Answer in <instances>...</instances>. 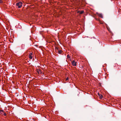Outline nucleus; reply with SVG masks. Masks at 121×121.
I'll list each match as a JSON object with an SVG mask.
<instances>
[{
	"label": "nucleus",
	"mask_w": 121,
	"mask_h": 121,
	"mask_svg": "<svg viewBox=\"0 0 121 121\" xmlns=\"http://www.w3.org/2000/svg\"><path fill=\"white\" fill-rule=\"evenodd\" d=\"M67 57L68 58H70V56H69V55H68L67 56Z\"/></svg>",
	"instance_id": "obj_9"
},
{
	"label": "nucleus",
	"mask_w": 121,
	"mask_h": 121,
	"mask_svg": "<svg viewBox=\"0 0 121 121\" xmlns=\"http://www.w3.org/2000/svg\"><path fill=\"white\" fill-rule=\"evenodd\" d=\"M58 53L59 54H60L61 53V51L60 50H58Z\"/></svg>",
	"instance_id": "obj_6"
},
{
	"label": "nucleus",
	"mask_w": 121,
	"mask_h": 121,
	"mask_svg": "<svg viewBox=\"0 0 121 121\" xmlns=\"http://www.w3.org/2000/svg\"><path fill=\"white\" fill-rule=\"evenodd\" d=\"M2 3V1L1 0H0V3Z\"/></svg>",
	"instance_id": "obj_13"
},
{
	"label": "nucleus",
	"mask_w": 121,
	"mask_h": 121,
	"mask_svg": "<svg viewBox=\"0 0 121 121\" xmlns=\"http://www.w3.org/2000/svg\"><path fill=\"white\" fill-rule=\"evenodd\" d=\"M99 96L100 99H102L103 98V96L102 95L100 94V95Z\"/></svg>",
	"instance_id": "obj_7"
},
{
	"label": "nucleus",
	"mask_w": 121,
	"mask_h": 121,
	"mask_svg": "<svg viewBox=\"0 0 121 121\" xmlns=\"http://www.w3.org/2000/svg\"><path fill=\"white\" fill-rule=\"evenodd\" d=\"M22 3L21 2H18L17 3L16 5L19 8H20L22 6Z\"/></svg>",
	"instance_id": "obj_1"
},
{
	"label": "nucleus",
	"mask_w": 121,
	"mask_h": 121,
	"mask_svg": "<svg viewBox=\"0 0 121 121\" xmlns=\"http://www.w3.org/2000/svg\"><path fill=\"white\" fill-rule=\"evenodd\" d=\"M6 114L5 113H4V115L5 116H6Z\"/></svg>",
	"instance_id": "obj_12"
},
{
	"label": "nucleus",
	"mask_w": 121,
	"mask_h": 121,
	"mask_svg": "<svg viewBox=\"0 0 121 121\" xmlns=\"http://www.w3.org/2000/svg\"><path fill=\"white\" fill-rule=\"evenodd\" d=\"M32 53H30L29 54V57L30 59H31L32 58Z\"/></svg>",
	"instance_id": "obj_3"
},
{
	"label": "nucleus",
	"mask_w": 121,
	"mask_h": 121,
	"mask_svg": "<svg viewBox=\"0 0 121 121\" xmlns=\"http://www.w3.org/2000/svg\"><path fill=\"white\" fill-rule=\"evenodd\" d=\"M84 12V11H81L80 12V14H82Z\"/></svg>",
	"instance_id": "obj_5"
},
{
	"label": "nucleus",
	"mask_w": 121,
	"mask_h": 121,
	"mask_svg": "<svg viewBox=\"0 0 121 121\" xmlns=\"http://www.w3.org/2000/svg\"><path fill=\"white\" fill-rule=\"evenodd\" d=\"M68 79H69V78L68 77H67L66 78V80L67 81Z\"/></svg>",
	"instance_id": "obj_11"
},
{
	"label": "nucleus",
	"mask_w": 121,
	"mask_h": 121,
	"mask_svg": "<svg viewBox=\"0 0 121 121\" xmlns=\"http://www.w3.org/2000/svg\"><path fill=\"white\" fill-rule=\"evenodd\" d=\"M55 50L56 51H57V50L58 51V50H59L58 48L57 47H56L55 48Z\"/></svg>",
	"instance_id": "obj_10"
},
{
	"label": "nucleus",
	"mask_w": 121,
	"mask_h": 121,
	"mask_svg": "<svg viewBox=\"0 0 121 121\" xmlns=\"http://www.w3.org/2000/svg\"><path fill=\"white\" fill-rule=\"evenodd\" d=\"M3 112V110H0V113L1 114H2V113Z\"/></svg>",
	"instance_id": "obj_8"
},
{
	"label": "nucleus",
	"mask_w": 121,
	"mask_h": 121,
	"mask_svg": "<svg viewBox=\"0 0 121 121\" xmlns=\"http://www.w3.org/2000/svg\"><path fill=\"white\" fill-rule=\"evenodd\" d=\"M96 14L97 15H98V16L100 17L101 18H103V17L102 16V15L101 13H96Z\"/></svg>",
	"instance_id": "obj_4"
},
{
	"label": "nucleus",
	"mask_w": 121,
	"mask_h": 121,
	"mask_svg": "<svg viewBox=\"0 0 121 121\" xmlns=\"http://www.w3.org/2000/svg\"><path fill=\"white\" fill-rule=\"evenodd\" d=\"M98 95L99 96H100V94H99V93H98Z\"/></svg>",
	"instance_id": "obj_14"
},
{
	"label": "nucleus",
	"mask_w": 121,
	"mask_h": 121,
	"mask_svg": "<svg viewBox=\"0 0 121 121\" xmlns=\"http://www.w3.org/2000/svg\"><path fill=\"white\" fill-rule=\"evenodd\" d=\"M72 65L74 66H75L76 65V62H75L74 60L72 62Z\"/></svg>",
	"instance_id": "obj_2"
}]
</instances>
